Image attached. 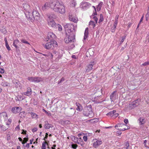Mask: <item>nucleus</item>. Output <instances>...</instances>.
I'll use <instances>...</instances> for the list:
<instances>
[{
    "mask_svg": "<svg viewBox=\"0 0 149 149\" xmlns=\"http://www.w3.org/2000/svg\"><path fill=\"white\" fill-rule=\"evenodd\" d=\"M44 128L46 129H49L50 127H52L53 126L51 124H49L47 121L45 122V124L44 125Z\"/></svg>",
    "mask_w": 149,
    "mask_h": 149,
    "instance_id": "obj_19",
    "label": "nucleus"
},
{
    "mask_svg": "<svg viewBox=\"0 0 149 149\" xmlns=\"http://www.w3.org/2000/svg\"><path fill=\"white\" fill-rule=\"evenodd\" d=\"M23 94L24 95L29 96L31 94V90L30 88L29 87L27 88V91L26 92H24L23 93Z\"/></svg>",
    "mask_w": 149,
    "mask_h": 149,
    "instance_id": "obj_22",
    "label": "nucleus"
},
{
    "mask_svg": "<svg viewBox=\"0 0 149 149\" xmlns=\"http://www.w3.org/2000/svg\"><path fill=\"white\" fill-rule=\"evenodd\" d=\"M23 7L24 10H25V12H31L32 9L29 4L26 3L24 4H23Z\"/></svg>",
    "mask_w": 149,
    "mask_h": 149,
    "instance_id": "obj_17",
    "label": "nucleus"
},
{
    "mask_svg": "<svg viewBox=\"0 0 149 149\" xmlns=\"http://www.w3.org/2000/svg\"><path fill=\"white\" fill-rule=\"evenodd\" d=\"M146 42L148 41L149 42V35L148 34L146 37Z\"/></svg>",
    "mask_w": 149,
    "mask_h": 149,
    "instance_id": "obj_56",
    "label": "nucleus"
},
{
    "mask_svg": "<svg viewBox=\"0 0 149 149\" xmlns=\"http://www.w3.org/2000/svg\"><path fill=\"white\" fill-rule=\"evenodd\" d=\"M27 79L31 82L36 83L39 82L42 80L41 78L37 77H28Z\"/></svg>",
    "mask_w": 149,
    "mask_h": 149,
    "instance_id": "obj_8",
    "label": "nucleus"
},
{
    "mask_svg": "<svg viewBox=\"0 0 149 149\" xmlns=\"http://www.w3.org/2000/svg\"><path fill=\"white\" fill-rule=\"evenodd\" d=\"M21 40V42L23 43L30 45L29 43L27 41L24 39H22Z\"/></svg>",
    "mask_w": 149,
    "mask_h": 149,
    "instance_id": "obj_41",
    "label": "nucleus"
},
{
    "mask_svg": "<svg viewBox=\"0 0 149 149\" xmlns=\"http://www.w3.org/2000/svg\"><path fill=\"white\" fill-rule=\"evenodd\" d=\"M62 122L63 124H69L70 123V122L68 120L63 121Z\"/></svg>",
    "mask_w": 149,
    "mask_h": 149,
    "instance_id": "obj_40",
    "label": "nucleus"
},
{
    "mask_svg": "<svg viewBox=\"0 0 149 149\" xmlns=\"http://www.w3.org/2000/svg\"><path fill=\"white\" fill-rule=\"evenodd\" d=\"M117 136H119V135H120L122 133L118 131L117 132Z\"/></svg>",
    "mask_w": 149,
    "mask_h": 149,
    "instance_id": "obj_63",
    "label": "nucleus"
},
{
    "mask_svg": "<svg viewBox=\"0 0 149 149\" xmlns=\"http://www.w3.org/2000/svg\"><path fill=\"white\" fill-rule=\"evenodd\" d=\"M146 20H148L149 18V11L147 10V13L146 15Z\"/></svg>",
    "mask_w": 149,
    "mask_h": 149,
    "instance_id": "obj_43",
    "label": "nucleus"
},
{
    "mask_svg": "<svg viewBox=\"0 0 149 149\" xmlns=\"http://www.w3.org/2000/svg\"><path fill=\"white\" fill-rule=\"evenodd\" d=\"M28 139L27 138H24V141H23L22 142V144H24L25 143H26L27 141H28Z\"/></svg>",
    "mask_w": 149,
    "mask_h": 149,
    "instance_id": "obj_46",
    "label": "nucleus"
},
{
    "mask_svg": "<svg viewBox=\"0 0 149 149\" xmlns=\"http://www.w3.org/2000/svg\"><path fill=\"white\" fill-rule=\"evenodd\" d=\"M103 20V16L102 14H100V19L99 20V23H100L102 22Z\"/></svg>",
    "mask_w": 149,
    "mask_h": 149,
    "instance_id": "obj_36",
    "label": "nucleus"
},
{
    "mask_svg": "<svg viewBox=\"0 0 149 149\" xmlns=\"http://www.w3.org/2000/svg\"><path fill=\"white\" fill-rule=\"evenodd\" d=\"M72 147L74 149H76L77 146V145L76 144L72 145Z\"/></svg>",
    "mask_w": 149,
    "mask_h": 149,
    "instance_id": "obj_48",
    "label": "nucleus"
},
{
    "mask_svg": "<svg viewBox=\"0 0 149 149\" xmlns=\"http://www.w3.org/2000/svg\"><path fill=\"white\" fill-rule=\"evenodd\" d=\"M90 26H91L92 27L94 28L95 26V24L94 22L93 21H90L89 23Z\"/></svg>",
    "mask_w": 149,
    "mask_h": 149,
    "instance_id": "obj_33",
    "label": "nucleus"
},
{
    "mask_svg": "<svg viewBox=\"0 0 149 149\" xmlns=\"http://www.w3.org/2000/svg\"><path fill=\"white\" fill-rule=\"evenodd\" d=\"M46 144L47 142H43L41 147L42 149H46Z\"/></svg>",
    "mask_w": 149,
    "mask_h": 149,
    "instance_id": "obj_35",
    "label": "nucleus"
},
{
    "mask_svg": "<svg viewBox=\"0 0 149 149\" xmlns=\"http://www.w3.org/2000/svg\"><path fill=\"white\" fill-rule=\"evenodd\" d=\"M146 143H147V140H144V141L143 144H144V146L146 148L148 147V146L146 145Z\"/></svg>",
    "mask_w": 149,
    "mask_h": 149,
    "instance_id": "obj_49",
    "label": "nucleus"
},
{
    "mask_svg": "<svg viewBox=\"0 0 149 149\" xmlns=\"http://www.w3.org/2000/svg\"><path fill=\"white\" fill-rule=\"evenodd\" d=\"M107 115H110L111 116H113V113H112V111H111L109 113H108Z\"/></svg>",
    "mask_w": 149,
    "mask_h": 149,
    "instance_id": "obj_58",
    "label": "nucleus"
},
{
    "mask_svg": "<svg viewBox=\"0 0 149 149\" xmlns=\"http://www.w3.org/2000/svg\"><path fill=\"white\" fill-rule=\"evenodd\" d=\"M69 19L70 21L75 23H77L78 21L77 17L74 16L70 15Z\"/></svg>",
    "mask_w": 149,
    "mask_h": 149,
    "instance_id": "obj_16",
    "label": "nucleus"
},
{
    "mask_svg": "<svg viewBox=\"0 0 149 149\" xmlns=\"http://www.w3.org/2000/svg\"><path fill=\"white\" fill-rule=\"evenodd\" d=\"M47 23L49 26L55 28L57 24L53 20H47Z\"/></svg>",
    "mask_w": 149,
    "mask_h": 149,
    "instance_id": "obj_13",
    "label": "nucleus"
},
{
    "mask_svg": "<svg viewBox=\"0 0 149 149\" xmlns=\"http://www.w3.org/2000/svg\"><path fill=\"white\" fill-rule=\"evenodd\" d=\"M116 91H114L110 95V98L111 100V102L113 101V100L116 99Z\"/></svg>",
    "mask_w": 149,
    "mask_h": 149,
    "instance_id": "obj_20",
    "label": "nucleus"
},
{
    "mask_svg": "<svg viewBox=\"0 0 149 149\" xmlns=\"http://www.w3.org/2000/svg\"><path fill=\"white\" fill-rule=\"evenodd\" d=\"M116 28V27H114L113 26L111 29V31L112 32H114L115 31Z\"/></svg>",
    "mask_w": 149,
    "mask_h": 149,
    "instance_id": "obj_54",
    "label": "nucleus"
},
{
    "mask_svg": "<svg viewBox=\"0 0 149 149\" xmlns=\"http://www.w3.org/2000/svg\"><path fill=\"white\" fill-rule=\"evenodd\" d=\"M30 114L32 118H34L36 119H37L38 118V116L36 113L33 112H31L30 113Z\"/></svg>",
    "mask_w": 149,
    "mask_h": 149,
    "instance_id": "obj_26",
    "label": "nucleus"
},
{
    "mask_svg": "<svg viewBox=\"0 0 149 149\" xmlns=\"http://www.w3.org/2000/svg\"><path fill=\"white\" fill-rule=\"evenodd\" d=\"M88 28H86V29L85 33H84V39L85 40L86 39L88 35Z\"/></svg>",
    "mask_w": 149,
    "mask_h": 149,
    "instance_id": "obj_25",
    "label": "nucleus"
},
{
    "mask_svg": "<svg viewBox=\"0 0 149 149\" xmlns=\"http://www.w3.org/2000/svg\"><path fill=\"white\" fill-rule=\"evenodd\" d=\"M93 18L94 19L96 23H97V22L98 19L97 18V17L96 16H94L93 17Z\"/></svg>",
    "mask_w": 149,
    "mask_h": 149,
    "instance_id": "obj_57",
    "label": "nucleus"
},
{
    "mask_svg": "<svg viewBox=\"0 0 149 149\" xmlns=\"http://www.w3.org/2000/svg\"><path fill=\"white\" fill-rule=\"evenodd\" d=\"M42 111L44 112H45L49 116H51V114L49 112H47V111H46V110L44 109H42Z\"/></svg>",
    "mask_w": 149,
    "mask_h": 149,
    "instance_id": "obj_39",
    "label": "nucleus"
},
{
    "mask_svg": "<svg viewBox=\"0 0 149 149\" xmlns=\"http://www.w3.org/2000/svg\"><path fill=\"white\" fill-rule=\"evenodd\" d=\"M84 115L86 116L91 117L93 115L92 109L90 106H88L87 108H85L83 112Z\"/></svg>",
    "mask_w": 149,
    "mask_h": 149,
    "instance_id": "obj_5",
    "label": "nucleus"
},
{
    "mask_svg": "<svg viewBox=\"0 0 149 149\" xmlns=\"http://www.w3.org/2000/svg\"><path fill=\"white\" fill-rule=\"evenodd\" d=\"M48 39H53L56 38L55 35L53 33L49 32L47 35Z\"/></svg>",
    "mask_w": 149,
    "mask_h": 149,
    "instance_id": "obj_18",
    "label": "nucleus"
},
{
    "mask_svg": "<svg viewBox=\"0 0 149 149\" xmlns=\"http://www.w3.org/2000/svg\"><path fill=\"white\" fill-rule=\"evenodd\" d=\"M17 99H16V100L18 101H21L24 99V97L21 95H18L16 97Z\"/></svg>",
    "mask_w": 149,
    "mask_h": 149,
    "instance_id": "obj_27",
    "label": "nucleus"
},
{
    "mask_svg": "<svg viewBox=\"0 0 149 149\" xmlns=\"http://www.w3.org/2000/svg\"><path fill=\"white\" fill-rule=\"evenodd\" d=\"M0 73L1 74H3L4 73V70L1 68H0Z\"/></svg>",
    "mask_w": 149,
    "mask_h": 149,
    "instance_id": "obj_50",
    "label": "nucleus"
},
{
    "mask_svg": "<svg viewBox=\"0 0 149 149\" xmlns=\"http://www.w3.org/2000/svg\"><path fill=\"white\" fill-rule=\"evenodd\" d=\"M118 126L119 127H122L123 128L124 127L126 126V125L124 124H118Z\"/></svg>",
    "mask_w": 149,
    "mask_h": 149,
    "instance_id": "obj_42",
    "label": "nucleus"
},
{
    "mask_svg": "<svg viewBox=\"0 0 149 149\" xmlns=\"http://www.w3.org/2000/svg\"><path fill=\"white\" fill-rule=\"evenodd\" d=\"M8 118L7 113L6 112H3L0 113V120L5 121Z\"/></svg>",
    "mask_w": 149,
    "mask_h": 149,
    "instance_id": "obj_10",
    "label": "nucleus"
},
{
    "mask_svg": "<svg viewBox=\"0 0 149 149\" xmlns=\"http://www.w3.org/2000/svg\"><path fill=\"white\" fill-rule=\"evenodd\" d=\"M75 5V3L74 2V1L72 3V4H71V6H74Z\"/></svg>",
    "mask_w": 149,
    "mask_h": 149,
    "instance_id": "obj_64",
    "label": "nucleus"
},
{
    "mask_svg": "<svg viewBox=\"0 0 149 149\" xmlns=\"http://www.w3.org/2000/svg\"><path fill=\"white\" fill-rule=\"evenodd\" d=\"M76 105L77 107L76 108V110L77 111H81L83 110V107L82 105L79 103L76 102Z\"/></svg>",
    "mask_w": 149,
    "mask_h": 149,
    "instance_id": "obj_21",
    "label": "nucleus"
},
{
    "mask_svg": "<svg viewBox=\"0 0 149 149\" xmlns=\"http://www.w3.org/2000/svg\"><path fill=\"white\" fill-rule=\"evenodd\" d=\"M11 122V120L8 119V121L6 124L8 125H9L10 124Z\"/></svg>",
    "mask_w": 149,
    "mask_h": 149,
    "instance_id": "obj_55",
    "label": "nucleus"
},
{
    "mask_svg": "<svg viewBox=\"0 0 149 149\" xmlns=\"http://www.w3.org/2000/svg\"><path fill=\"white\" fill-rule=\"evenodd\" d=\"M1 84L3 86H8V83L7 82L3 81L1 83Z\"/></svg>",
    "mask_w": 149,
    "mask_h": 149,
    "instance_id": "obj_38",
    "label": "nucleus"
},
{
    "mask_svg": "<svg viewBox=\"0 0 149 149\" xmlns=\"http://www.w3.org/2000/svg\"><path fill=\"white\" fill-rule=\"evenodd\" d=\"M118 22L115 21L114 22L113 26L114 27H116L117 24H118Z\"/></svg>",
    "mask_w": 149,
    "mask_h": 149,
    "instance_id": "obj_51",
    "label": "nucleus"
},
{
    "mask_svg": "<svg viewBox=\"0 0 149 149\" xmlns=\"http://www.w3.org/2000/svg\"><path fill=\"white\" fill-rule=\"evenodd\" d=\"M0 128H1V129L3 131H5L8 128H7L5 127V126L2 125H0Z\"/></svg>",
    "mask_w": 149,
    "mask_h": 149,
    "instance_id": "obj_37",
    "label": "nucleus"
},
{
    "mask_svg": "<svg viewBox=\"0 0 149 149\" xmlns=\"http://www.w3.org/2000/svg\"><path fill=\"white\" fill-rule=\"evenodd\" d=\"M48 134L47 133H46V134H45V138H44V140L45 141H46V139H47V137H48Z\"/></svg>",
    "mask_w": 149,
    "mask_h": 149,
    "instance_id": "obj_62",
    "label": "nucleus"
},
{
    "mask_svg": "<svg viewBox=\"0 0 149 149\" xmlns=\"http://www.w3.org/2000/svg\"><path fill=\"white\" fill-rule=\"evenodd\" d=\"M38 129L37 128H34L32 129V131L34 132L37 131Z\"/></svg>",
    "mask_w": 149,
    "mask_h": 149,
    "instance_id": "obj_59",
    "label": "nucleus"
},
{
    "mask_svg": "<svg viewBox=\"0 0 149 149\" xmlns=\"http://www.w3.org/2000/svg\"><path fill=\"white\" fill-rule=\"evenodd\" d=\"M66 36L64 40L66 43H73L75 41L74 33H66Z\"/></svg>",
    "mask_w": 149,
    "mask_h": 149,
    "instance_id": "obj_2",
    "label": "nucleus"
},
{
    "mask_svg": "<svg viewBox=\"0 0 149 149\" xmlns=\"http://www.w3.org/2000/svg\"><path fill=\"white\" fill-rule=\"evenodd\" d=\"M124 122L126 124H127L128 123V120L127 119H125L124 120Z\"/></svg>",
    "mask_w": 149,
    "mask_h": 149,
    "instance_id": "obj_60",
    "label": "nucleus"
},
{
    "mask_svg": "<svg viewBox=\"0 0 149 149\" xmlns=\"http://www.w3.org/2000/svg\"><path fill=\"white\" fill-rule=\"evenodd\" d=\"M99 119L98 118H95L91 120L90 121L91 123H95L99 121Z\"/></svg>",
    "mask_w": 149,
    "mask_h": 149,
    "instance_id": "obj_34",
    "label": "nucleus"
},
{
    "mask_svg": "<svg viewBox=\"0 0 149 149\" xmlns=\"http://www.w3.org/2000/svg\"><path fill=\"white\" fill-rule=\"evenodd\" d=\"M33 17L31 18L32 21H34L35 20L38 21L40 19V14L37 11L34 10L32 12Z\"/></svg>",
    "mask_w": 149,
    "mask_h": 149,
    "instance_id": "obj_6",
    "label": "nucleus"
},
{
    "mask_svg": "<svg viewBox=\"0 0 149 149\" xmlns=\"http://www.w3.org/2000/svg\"><path fill=\"white\" fill-rule=\"evenodd\" d=\"M119 15H116L115 18V21L117 22H118V18Z\"/></svg>",
    "mask_w": 149,
    "mask_h": 149,
    "instance_id": "obj_61",
    "label": "nucleus"
},
{
    "mask_svg": "<svg viewBox=\"0 0 149 149\" xmlns=\"http://www.w3.org/2000/svg\"><path fill=\"white\" fill-rule=\"evenodd\" d=\"M52 8L56 12L61 14H64L65 12L64 5L62 3L55 0H52L51 5Z\"/></svg>",
    "mask_w": 149,
    "mask_h": 149,
    "instance_id": "obj_1",
    "label": "nucleus"
},
{
    "mask_svg": "<svg viewBox=\"0 0 149 149\" xmlns=\"http://www.w3.org/2000/svg\"><path fill=\"white\" fill-rule=\"evenodd\" d=\"M95 64V63L94 61L91 62L87 66V68L86 69V71L87 72H89L92 70L93 67Z\"/></svg>",
    "mask_w": 149,
    "mask_h": 149,
    "instance_id": "obj_14",
    "label": "nucleus"
},
{
    "mask_svg": "<svg viewBox=\"0 0 149 149\" xmlns=\"http://www.w3.org/2000/svg\"><path fill=\"white\" fill-rule=\"evenodd\" d=\"M130 127L129 126H127V125L126 126H125L123 127V128H120L117 129L121 131H124L128 129H129Z\"/></svg>",
    "mask_w": 149,
    "mask_h": 149,
    "instance_id": "obj_30",
    "label": "nucleus"
},
{
    "mask_svg": "<svg viewBox=\"0 0 149 149\" xmlns=\"http://www.w3.org/2000/svg\"><path fill=\"white\" fill-rule=\"evenodd\" d=\"M103 5V3L101 2L98 5L97 7V11H99L101 10V7H102Z\"/></svg>",
    "mask_w": 149,
    "mask_h": 149,
    "instance_id": "obj_29",
    "label": "nucleus"
},
{
    "mask_svg": "<svg viewBox=\"0 0 149 149\" xmlns=\"http://www.w3.org/2000/svg\"><path fill=\"white\" fill-rule=\"evenodd\" d=\"M125 37H126L125 36H123L122 37L121 40V41L120 43V44H121L123 42L125 39Z\"/></svg>",
    "mask_w": 149,
    "mask_h": 149,
    "instance_id": "obj_45",
    "label": "nucleus"
},
{
    "mask_svg": "<svg viewBox=\"0 0 149 149\" xmlns=\"http://www.w3.org/2000/svg\"><path fill=\"white\" fill-rule=\"evenodd\" d=\"M94 142L93 144V146L95 148L98 147L102 143V141H101L98 140L97 139L94 140Z\"/></svg>",
    "mask_w": 149,
    "mask_h": 149,
    "instance_id": "obj_11",
    "label": "nucleus"
},
{
    "mask_svg": "<svg viewBox=\"0 0 149 149\" xmlns=\"http://www.w3.org/2000/svg\"><path fill=\"white\" fill-rule=\"evenodd\" d=\"M21 108L19 107H13L12 109V112L15 113H18L21 111Z\"/></svg>",
    "mask_w": 149,
    "mask_h": 149,
    "instance_id": "obj_15",
    "label": "nucleus"
},
{
    "mask_svg": "<svg viewBox=\"0 0 149 149\" xmlns=\"http://www.w3.org/2000/svg\"><path fill=\"white\" fill-rule=\"evenodd\" d=\"M19 42V41L18 39L14 40L13 41V45L15 47V48L17 49L19 48V47L17 45Z\"/></svg>",
    "mask_w": 149,
    "mask_h": 149,
    "instance_id": "obj_23",
    "label": "nucleus"
},
{
    "mask_svg": "<svg viewBox=\"0 0 149 149\" xmlns=\"http://www.w3.org/2000/svg\"><path fill=\"white\" fill-rule=\"evenodd\" d=\"M52 3V0L49 2H48L46 3L44 6L42 7V10L43 11H46L47 10L49 7H50L52 8L51 5Z\"/></svg>",
    "mask_w": 149,
    "mask_h": 149,
    "instance_id": "obj_9",
    "label": "nucleus"
},
{
    "mask_svg": "<svg viewBox=\"0 0 149 149\" xmlns=\"http://www.w3.org/2000/svg\"><path fill=\"white\" fill-rule=\"evenodd\" d=\"M139 104V100L138 99L132 102L128 105L129 109H132L138 106Z\"/></svg>",
    "mask_w": 149,
    "mask_h": 149,
    "instance_id": "obj_7",
    "label": "nucleus"
},
{
    "mask_svg": "<svg viewBox=\"0 0 149 149\" xmlns=\"http://www.w3.org/2000/svg\"><path fill=\"white\" fill-rule=\"evenodd\" d=\"M48 16V20H52L55 18V16L53 14L49 15Z\"/></svg>",
    "mask_w": 149,
    "mask_h": 149,
    "instance_id": "obj_31",
    "label": "nucleus"
},
{
    "mask_svg": "<svg viewBox=\"0 0 149 149\" xmlns=\"http://www.w3.org/2000/svg\"><path fill=\"white\" fill-rule=\"evenodd\" d=\"M5 45H6V48L9 51L10 50H11V48H10V46H9V45L8 44V43H6Z\"/></svg>",
    "mask_w": 149,
    "mask_h": 149,
    "instance_id": "obj_44",
    "label": "nucleus"
},
{
    "mask_svg": "<svg viewBox=\"0 0 149 149\" xmlns=\"http://www.w3.org/2000/svg\"><path fill=\"white\" fill-rule=\"evenodd\" d=\"M44 47L46 49H53L55 47L58 46L57 42L54 40H52L50 42H47L45 44L43 45Z\"/></svg>",
    "mask_w": 149,
    "mask_h": 149,
    "instance_id": "obj_3",
    "label": "nucleus"
},
{
    "mask_svg": "<svg viewBox=\"0 0 149 149\" xmlns=\"http://www.w3.org/2000/svg\"><path fill=\"white\" fill-rule=\"evenodd\" d=\"M25 14L26 15V17L29 19V20H30L31 22H33V21H32L31 18L32 19V17H33L32 15V12L31 11H27L25 12Z\"/></svg>",
    "mask_w": 149,
    "mask_h": 149,
    "instance_id": "obj_12",
    "label": "nucleus"
},
{
    "mask_svg": "<svg viewBox=\"0 0 149 149\" xmlns=\"http://www.w3.org/2000/svg\"><path fill=\"white\" fill-rule=\"evenodd\" d=\"M148 65H149V61L146 62L142 64L143 66H146Z\"/></svg>",
    "mask_w": 149,
    "mask_h": 149,
    "instance_id": "obj_47",
    "label": "nucleus"
},
{
    "mask_svg": "<svg viewBox=\"0 0 149 149\" xmlns=\"http://www.w3.org/2000/svg\"><path fill=\"white\" fill-rule=\"evenodd\" d=\"M71 138L72 140L74 142L77 143H79V142L78 141V139L77 138L75 137L74 136H71Z\"/></svg>",
    "mask_w": 149,
    "mask_h": 149,
    "instance_id": "obj_28",
    "label": "nucleus"
},
{
    "mask_svg": "<svg viewBox=\"0 0 149 149\" xmlns=\"http://www.w3.org/2000/svg\"><path fill=\"white\" fill-rule=\"evenodd\" d=\"M138 120L139 121L140 125H143L145 122V120L143 118L141 117L139 118L138 119Z\"/></svg>",
    "mask_w": 149,
    "mask_h": 149,
    "instance_id": "obj_24",
    "label": "nucleus"
},
{
    "mask_svg": "<svg viewBox=\"0 0 149 149\" xmlns=\"http://www.w3.org/2000/svg\"><path fill=\"white\" fill-rule=\"evenodd\" d=\"M84 140L85 141H86L87 140V137L86 136H84L83 137Z\"/></svg>",
    "mask_w": 149,
    "mask_h": 149,
    "instance_id": "obj_52",
    "label": "nucleus"
},
{
    "mask_svg": "<svg viewBox=\"0 0 149 149\" xmlns=\"http://www.w3.org/2000/svg\"><path fill=\"white\" fill-rule=\"evenodd\" d=\"M56 27L55 28H58V30L59 31H61L62 30V28L61 25H60L57 24L56 26Z\"/></svg>",
    "mask_w": 149,
    "mask_h": 149,
    "instance_id": "obj_32",
    "label": "nucleus"
},
{
    "mask_svg": "<svg viewBox=\"0 0 149 149\" xmlns=\"http://www.w3.org/2000/svg\"><path fill=\"white\" fill-rule=\"evenodd\" d=\"M76 25L74 26L71 24L66 23L64 25V27L66 31V33H74V32L72 30L75 31V29L76 28Z\"/></svg>",
    "mask_w": 149,
    "mask_h": 149,
    "instance_id": "obj_4",
    "label": "nucleus"
},
{
    "mask_svg": "<svg viewBox=\"0 0 149 149\" xmlns=\"http://www.w3.org/2000/svg\"><path fill=\"white\" fill-rule=\"evenodd\" d=\"M64 80V79L63 78H62L58 82V84H61V82Z\"/></svg>",
    "mask_w": 149,
    "mask_h": 149,
    "instance_id": "obj_53",
    "label": "nucleus"
}]
</instances>
